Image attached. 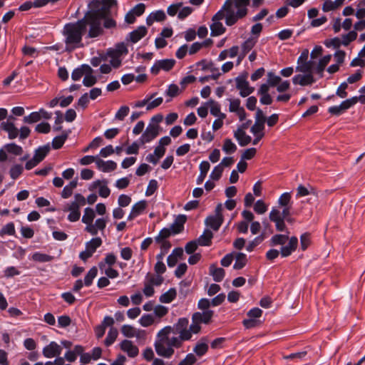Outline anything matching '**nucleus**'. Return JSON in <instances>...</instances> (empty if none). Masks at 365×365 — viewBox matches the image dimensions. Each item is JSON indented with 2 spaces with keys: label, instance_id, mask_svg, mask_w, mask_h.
I'll return each mask as SVG.
<instances>
[{
  "label": "nucleus",
  "instance_id": "nucleus-1",
  "mask_svg": "<svg viewBox=\"0 0 365 365\" xmlns=\"http://www.w3.org/2000/svg\"><path fill=\"white\" fill-rule=\"evenodd\" d=\"M201 324L192 319L189 327V320L186 317L179 318L173 326H166L157 334L154 343L155 350L160 356L170 359L174 354L175 349H179L185 341L191 339L192 334H198L201 330Z\"/></svg>",
  "mask_w": 365,
  "mask_h": 365
},
{
  "label": "nucleus",
  "instance_id": "nucleus-2",
  "mask_svg": "<svg viewBox=\"0 0 365 365\" xmlns=\"http://www.w3.org/2000/svg\"><path fill=\"white\" fill-rule=\"evenodd\" d=\"M117 4L116 0H93L89 4L93 9L85 14L90 26L88 38H96L103 34V30L101 27L103 18L110 16V8L116 6Z\"/></svg>",
  "mask_w": 365,
  "mask_h": 365
},
{
  "label": "nucleus",
  "instance_id": "nucleus-3",
  "mask_svg": "<svg viewBox=\"0 0 365 365\" xmlns=\"http://www.w3.org/2000/svg\"><path fill=\"white\" fill-rule=\"evenodd\" d=\"M88 25V19L86 16L82 19L75 23H68L64 26L63 34L66 36L65 43L67 46H73L71 48H66V50L71 51L76 47H82V36L86 31V26Z\"/></svg>",
  "mask_w": 365,
  "mask_h": 365
},
{
  "label": "nucleus",
  "instance_id": "nucleus-4",
  "mask_svg": "<svg viewBox=\"0 0 365 365\" xmlns=\"http://www.w3.org/2000/svg\"><path fill=\"white\" fill-rule=\"evenodd\" d=\"M250 0H226L222 9L226 12V24L231 26L247 14Z\"/></svg>",
  "mask_w": 365,
  "mask_h": 365
},
{
  "label": "nucleus",
  "instance_id": "nucleus-5",
  "mask_svg": "<svg viewBox=\"0 0 365 365\" xmlns=\"http://www.w3.org/2000/svg\"><path fill=\"white\" fill-rule=\"evenodd\" d=\"M314 65V62L311 60L297 63L295 71L303 74L295 75L292 78V83L302 86L313 84L316 81L313 76Z\"/></svg>",
  "mask_w": 365,
  "mask_h": 365
},
{
  "label": "nucleus",
  "instance_id": "nucleus-6",
  "mask_svg": "<svg viewBox=\"0 0 365 365\" xmlns=\"http://www.w3.org/2000/svg\"><path fill=\"white\" fill-rule=\"evenodd\" d=\"M320 195L321 192L317 187L310 184H300L297 187L295 197L302 204H316Z\"/></svg>",
  "mask_w": 365,
  "mask_h": 365
},
{
  "label": "nucleus",
  "instance_id": "nucleus-7",
  "mask_svg": "<svg viewBox=\"0 0 365 365\" xmlns=\"http://www.w3.org/2000/svg\"><path fill=\"white\" fill-rule=\"evenodd\" d=\"M223 222L222 207H216L215 213L209 215L205 221L207 226L217 231Z\"/></svg>",
  "mask_w": 365,
  "mask_h": 365
},
{
  "label": "nucleus",
  "instance_id": "nucleus-8",
  "mask_svg": "<svg viewBox=\"0 0 365 365\" xmlns=\"http://www.w3.org/2000/svg\"><path fill=\"white\" fill-rule=\"evenodd\" d=\"M289 207H278L273 208L269 213L270 220L276 222L281 220H289Z\"/></svg>",
  "mask_w": 365,
  "mask_h": 365
},
{
  "label": "nucleus",
  "instance_id": "nucleus-9",
  "mask_svg": "<svg viewBox=\"0 0 365 365\" xmlns=\"http://www.w3.org/2000/svg\"><path fill=\"white\" fill-rule=\"evenodd\" d=\"M160 126L158 125L149 124L140 138L141 145L151 141L158 134Z\"/></svg>",
  "mask_w": 365,
  "mask_h": 365
},
{
  "label": "nucleus",
  "instance_id": "nucleus-10",
  "mask_svg": "<svg viewBox=\"0 0 365 365\" xmlns=\"http://www.w3.org/2000/svg\"><path fill=\"white\" fill-rule=\"evenodd\" d=\"M175 63V60L173 58L159 60L155 63L150 69L153 74L156 75L160 70L168 71L173 68Z\"/></svg>",
  "mask_w": 365,
  "mask_h": 365
},
{
  "label": "nucleus",
  "instance_id": "nucleus-11",
  "mask_svg": "<svg viewBox=\"0 0 365 365\" xmlns=\"http://www.w3.org/2000/svg\"><path fill=\"white\" fill-rule=\"evenodd\" d=\"M267 120L263 111L260 108H257L255 113V121L254 125L251 127L250 131L252 133L263 132L264 129V124Z\"/></svg>",
  "mask_w": 365,
  "mask_h": 365
},
{
  "label": "nucleus",
  "instance_id": "nucleus-12",
  "mask_svg": "<svg viewBox=\"0 0 365 365\" xmlns=\"http://www.w3.org/2000/svg\"><path fill=\"white\" fill-rule=\"evenodd\" d=\"M235 81L236 88L240 90V95L242 97H247L255 91V88L250 86L249 82L244 78L237 77Z\"/></svg>",
  "mask_w": 365,
  "mask_h": 365
},
{
  "label": "nucleus",
  "instance_id": "nucleus-13",
  "mask_svg": "<svg viewBox=\"0 0 365 365\" xmlns=\"http://www.w3.org/2000/svg\"><path fill=\"white\" fill-rule=\"evenodd\" d=\"M62 348L55 341L50 342L49 344L43 347V355L46 358H53L61 354Z\"/></svg>",
  "mask_w": 365,
  "mask_h": 365
},
{
  "label": "nucleus",
  "instance_id": "nucleus-14",
  "mask_svg": "<svg viewBox=\"0 0 365 365\" xmlns=\"http://www.w3.org/2000/svg\"><path fill=\"white\" fill-rule=\"evenodd\" d=\"M214 314V312L212 310H205L202 312H195L192 316V319L200 324H207L210 322Z\"/></svg>",
  "mask_w": 365,
  "mask_h": 365
},
{
  "label": "nucleus",
  "instance_id": "nucleus-15",
  "mask_svg": "<svg viewBox=\"0 0 365 365\" xmlns=\"http://www.w3.org/2000/svg\"><path fill=\"white\" fill-rule=\"evenodd\" d=\"M298 245V239L297 237H292L289 240L287 245L283 246L280 249V254L282 257H287L289 256L293 252H294Z\"/></svg>",
  "mask_w": 365,
  "mask_h": 365
},
{
  "label": "nucleus",
  "instance_id": "nucleus-16",
  "mask_svg": "<svg viewBox=\"0 0 365 365\" xmlns=\"http://www.w3.org/2000/svg\"><path fill=\"white\" fill-rule=\"evenodd\" d=\"M122 351L126 352L128 356L135 357L138 354V348L131 341L125 339L120 344Z\"/></svg>",
  "mask_w": 365,
  "mask_h": 365
},
{
  "label": "nucleus",
  "instance_id": "nucleus-17",
  "mask_svg": "<svg viewBox=\"0 0 365 365\" xmlns=\"http://www.w3.org/2000/svg\"><path fill=\"white\" fill-rule=\"evenodd\" d=\"M186 221L187 216L185 215H178L170 227L173 232L176 235L180 233L184 230V225Z\"/></svg>",
  "mask_w": 365,
  "mask_h": 365
},
{
  "label": "nucleus",
  "instance_id": "nucleus-18",
  "mask_svg": "<svg viewBox=\"0 0 365 365\" xmlns=\"http://www.w3.org/2000/svg\"><path fill=\"white\" fill-rule=\"evenodd\" d=\"M106 225V220L104 217L98 218L96 220L95 224L93 223L86 226V230L93 235H96L98 233V230H103Z\"/></svg>",
  "mask_w": 365,
  "mask_h": 365
},
{
  "label": "nucleus",
  "instance_id": "nucleus-19",
  "mask_svg": "<svg viewBox=\"0 0 365 365\" xmlns=\"http://www.w3.org/2000/svg\"><path fill=\"white\" fill-rule=\"evenodd\" d=\"M1 128L8 133L9 139H14L19 135V130L11 121L2 122Z\"/></svg>",
  "mask_w": 365,
  "mask_h": 365
},
{
  "label": "nucleus",
  "instance_id": "nucleus-20",
  "mask_svg": "<svg viewBox=\"0 0 365 365\" xmlns=\"http://www.w3.org/2000/svg\"><path fill=\"white\" fill-rule=\"evenodd\" d=\"M97 168L104 173L113 171L115 170L117 165L113 160L104 161L101 158L96 160Z\"/></svg>",
  "mask_w": 365,
  "mask_h": 365
},
{
  "label": "nucleus",
  "instance_id": "nucleus-21",
  "mask_svg": "<svg viewBox=\"0 0 365 365\" xmlns=\"http://www.w3.org/2000/svg\"><path fill=\"white\" fill-rule=\"evenodd\" d=\"M121 333L126 337L132 338L133 336L140 337L145 331L137 330L135 327L129 324H124L121 327Z\"/></svg>",
  "mask_w": 365,
  "mask_h": 365
},
{
  "label": "nucleus",
  "instance_id": "nucleus-22",
  "mask_svg": "<svg viewBox=\"0 0 365 365\" xmlns=\"http://www.w3.org/2000/svg\"><path fill=\"white\" fill-rule=\"evenodd\" d=\"M207 341L208 340L207 337H202L196 344L193 349V351L196 354V355L198 356H202L206 354L208 350Z\"/></svg>",
  "mask_w": 365,
  "mask_h": 365
},
{
  "label": "nucleus",
  "instance_id": "nucleus-23",
  "mask_svg": "<svg viewBox=\"0 0 365 365\" xmlns=\"http://www.w3.org/2000/svg\"><path fill=\"white\" fill-rule=\"evenodd\" d=\"M234 136L241 146H246L252 140V138L247 135L245 131L242 129H237V130L235 131Z\"/></svg>",
  "mask_w": 365,
  "mask_h": 365
},
{
  "label": "nucleus",
  "instance_id": "nucleus-24",
  "mask_svg": "<svg viewBox=\"0 0 365 365\" xmlns=\"http://www.w3.org/2000/svg\"><path fill=\"white\" fill-rule=\"evenodd\" d=\"M147 29L144 26H139L137 29L129 34V40L133 43L138 42L140 38L145 36Z\"/></svg>",
  "mask_w": 365,
  "mask_h": 365
},
{
  "label": "nucleus",
  "instance_id": "nucleus-25",
  "mask_svg": "<svg viewBox=\"0 0 365 365\" xmlns=\"http://www.w3.org/2000/svg\"><path fill=\"white\" fill-rule=\"evenodd\" d=\"M166 19V15L163 10H158L152 12L146 19V23L151 26L154 21H163Z\"/></svg>",
  "mask_w": 365,
  "mask_h": 365
},
{
  "label": "nucleus",
  "instance_id": "nucleus-26",
  "mask_svg": "<svg viewBox=\"0 0 365 365\" xmlns=\"http://www.w3.org/2000/svg\"><path fill=\"white\" fill-rule=\"evenodd\" d=\"M210 274L212 277L214 281L221 282L225 275V272L222 268L215 267L214 264L210 267Z\"/></svg>",
  "mask_w": 365,
  "mask_h": 365
},
{
  "label": "nucleus",
  "instance_id": "nucleus-27",
  "mask_svg": "<svg viewBox=\"0 0 365 365\" xmlns=\"http://www.w3.org/2000/svg\"><path fill=\"white\" fill-rule=\"evenodd\" d=\"M99 187L98 193L103 197H107L110 195V189L106 185V181L97 180L93 182L92 188Z\"/></svg>",
  "mask_w": 365,
  "mask_h": 365
},
{
  "label": "nucleus",
  "instance_id": "nucleus-28",
  "mask_svg": "<svg viewBox=\"0 0 365 365\" xmlns=\"http://www.w3.org/2000/svg\"><path fill=\"white\" fill-rule=\"evenodd\" d=\"M207 106L210 108V113L214 116H217L220 118H225V114L220 112V105L215 101L210 99L206 103Z\"/></svg>",
  "mask_w": 365,
  "mask_h": 365
},
{
  "label": "nucleus",
  "instance_id": "nucleus-29",
  "mask_svg": "<svg viewBox=\"0 0 365 365\" xmlns=\"http://www.w3.org/2000/svg\"><path fill=\"white\" fill-rule=\"evenodd\" d=\"M213 237L212 232L209 230H205L204 232L197 238V242L200 246H209Z\"/></svg>",
  "mask_w": 365,
  "mask_h": 365
},
{
  "label": "nucleus",
  "instance_id": "nucleus-30",
  "mask_svg": "<svg viewBox=\"0 0 365 365\" xmlns=\"http://www.w3.org/2000/svg\"><path fill=\"white\" fill-rule=\"evenodd\" d=\"M96 217V211L91 207H86L84 211V214L82 217V222L87 225H91Z\"/></svg>",
  "mask_w": 365,
  "mask_h": 365
},
{
  "label": "nucleus",
  "instance_id": "nucleus-31",
  "mask_svg": "<svg viewBox=\"0 0 365 365\" xmlns=\"http://www.w3.org/2000/svg\"><path fill=\"white\" fill-rule=\"evenodd\" d=\"M116 262V257L113 253H108L104 259L98 263V267L101 270H103L106 265L111 267Z\"/></svg>",
  "mask_w": 365,
  "mask_h": 365
},
{
  "label": "nucleus",
  "instance_id": "nucleus-32",
  "mask_svg": "<svg viewBox=\"0 0 365 365\" xmlns=\"http://www.w3.org/2000/svg\"><path fill=\"white\" fill-rule=\"evenodd\" d=\"M102 245V240L101 237H95L92 238L89 242L86 243V249L91 254L96 252L97 248H98Z\"/></svg>",
  "mask_w": 365,
  "mask_h": 365
},
{
  "label": "nucleus",
  "instance_id": "nucleus-33",
  "mask_svg": "<svg viewBox=\"0 0 365 365\" xmlns=\"http://www.w3.org/2000/svg\"><path fill=\"white\" fill-rule=\"evenodd\" d=\"M331 58V55H326L322 58H321L316 67V71L319 75L320 77L323 76V72L325 67L329 63Z\"/></svg>",
  "mask_w": 365,
  "mask_h": 365
},
{
  "label": "nucleus",
  "instance_id": "nucleus-34",
  "mask_svg": "<svg viewBox=\"0 0 365 365\" xmlns=\"http://www.w3.org/2000/svg\"><path fill=\"white\" fill-rule=\"evenodd\" d=\"M70 131H64L61 135L55 137L52 140V147L53 149H59L64 144L68 138V133Z\"/></svg>",
  "mask_w": 365,
  "mask_h": 365
},
{
  "label": "nucleus",
  "instance_id": "nucleus-35",
  "mask_svg": "<svg viewBox=\"0 0 365 365\" xmlns=\"http://www.w3.org/2000/svg\"><path fill=\"white\" fill-rule=\"evenodd\" d=\"M289 240L288 235H282L278 234L274 235L272 237L270 240V245L276 246V245H284L287 240Z\"/></svg>",
  "mask_w": 365,
  "mask_h": 365
},
{
  "label": "nucleus",
  "instance_id": "nucleus-36",
  "mask_svg": "<svg viewBox=\"0 0 365 365\" xmlns=\"http://www.w3.org/2000/svg\"><path fill=\"white\" fill-rule=\"evenodd\" d=\"M211 36H217L222 34L225 31V28L222 24L220 21H212L210 25Z\"/></svg>",
  "mask_w": 365,
  "mask_h": 365
},
{
  "label": "nucleus",
  "instance_id": "nucleus-37",
  "mask_svg": "<svg viewBox=\"0 0 365 365\" xmlns=\"http://www.w3.org/2000/svg\"><path fill=\"white\" fill-rule=\"evenodd\" d=\"M173 232V230L170 227H165L162 229L159 234L155 237V242H160V241H168V238H169L171 235H175Z\"/></svg>",
  "mask_w": 365,
  "mask_h": 365
},
{
  "label": "nucleus",
  "instance_id": "nucleus-38",
  "mask_svg": "<svg viewBox=\"0 0 365 365\" xmlns=\"http://www.w3.org/2000/svg\"><path fill=\"white\" fill-rule=\"evenodd\" d=\"M176 294V290L173 288H170L160 297L159 300L162 303H170L175 299Z\"/></svg>",
  "mask_w": 365,
  "mask_h": 365
},
{
  "label": "nucleus",
  "instance_id": "nucleus-39",
  "mask_svg": "<svg viewBox=\"0 0 365 365\" xmlns=\"http://www.w3.org/2000/svg\"><path fill=\"white\" fill-rule=\"evenodd\" d=\"M163 277L161 275H153L148 273L145 281L152 286H160L163 282Z\"/></svg>",
  "mask_w": 365,
  "mask_h": 365
},
{
  "label": "nucleus",
  "instance_id": "nucleus-40",
  "mask_svg": "<svg viewBox=\"0 0 365 365\" xmlns=\"http://www.w3.org/2000/svg\"><path fill=\"white\" fill-rule=\"evenodd\" d=\"M210 163L207 161H202L200 165V173L197 179V184H200L205 180L207 173L210 169Z\"/></svg>",
  "mask_w": 365,
  "mask_h": 365
},
{
  "label": "nucleus",
  "instance_id": "nucleus-41",
  "mask_svg": "<svg viewBox=\"0 0 365 365\" xmlns=\"http://www.w3.org/2000/svg\"><path fill=\"white\" fill-rule=\"evenodd\" d=\"M247 255L244 253L239 252L236 255V261L233 265L235 269H242L247 263Z\"/></svg>",
  "mask_w": 365,
  "mask_h": 365
},
{
  "label": "nucleus",
  "instance_id": "nucleus-42",
  "mask_svg": "<svg viewBox=\"0 0 365 365\" xmlns=\"http://www.w3.org/2000/svg\"><path fill=\"white\" fill-rule=\"evenodd\" d=\"M118 334V331L116 328L111 327L107 334L105 339L104 344L106 346H110L114 343Z\"/></svg>",
  "mask_w": 365,
  "mask_h": 365
},
{
  "label": "nucleus",
  "instance_id": "nucleus-43",
  "mask_svg": "<svg viewBox=\"0 0 365 365\" xmlns=\"http://www.w3.org/2000/svg\"><path fill=\"white\" fill-rule=\"evenodd\" d=\"M50 150L49 145H44L43 147H40L35 150V153L34 157L36 158L38 162H41L44 158L46 156Z\"/></svg>",
  "mask_w": 365,
  "mask_h": 365
},
{
  "label": "nucleus",
  "instance_id": "nucleus-44",
  "mask_svg": "<svg viewBox=\"0 0 365 365\" xmlns=\"http://www.w3.org/2000/svg\"><path fill=\"white\" fill-rule=\"evenodd\" d=\"M98 269L96 267H91L84 278V284L89 287L92 284L93 279L97 276Z\"/></svg>",
  "mask_w": 365,
  "mask_h": 365
},
{
  "label": "nucleus",
  "instance_id": "nucleus-45",
  "mask_svg": "<svg viewBox=\"0 0 365 365\" xmlns=\"http://www.w3.org/2000/svg\"><path fill=\"white\" fill-rule=\"evenodd\" d=\"M140 325L143 327H148L155 322V317L152 314H143L138 320Z\"/></svg>",
  "mask_w": 365,
  "mask_h": 365
},
{
  "label": "nucleus",
  "instance_id": "nucleus-46",
  "mask_svg": "<svg viewBox=\"0 0 365 365\" xmlns=\"http://www.w3.org/2000/svg\"><path fill=\"white\" fill-rule=\"evenodd\" d=\"M69 209L67 210L70 211V213L68 216V219L71 222H76L79 220L81 216V212L79 210L80 207H68Z\"/></svg>",
  "mask_w": 365,
  "mask_h": 365
},
{
  "label": "nucleus",
  "instance_id": "nucleus-47",
  "mask_svg": "<svg viewBox=\"0 0 365 365\" xmlns=\"http://www.w3.org/2000/svg\"><path fill=\"white\" fill-rule=\"evenodd\" d=\"M41 119V115L38 112H33L27 116H24L23 121L25 123L32 124L39 121Z\"/></svg>",
  "mask_w": 365,
  "mask_h": 365
},
{
  "label": "nucleus",
  "instance_id": "nucleus-48",
  "mask_svg": "<svg viewBox=\"0 0 365 365\" xmlns=\"http://www.w3.org/2000/svg\"><path fill=\"white\" fill-rule=\"evenodd\" d=\"M357 37V33L355 31H351L348 34L342 36V45L347 46L351 41Z\"/></svg>",
  "mask_w": 365,
  "mask_h": 365
},
{
  "label": "nucleus",
  "instance_id": "nucleus-49",
  "mask_svg": "<svg viewBox=\"0 0 365 365\" xmlns=\"http://www.w3.org/2000/svg\"><path fill=\"white\" fill-rule=\"evenodd\" d=\"M32 259L39 262H47L52 259V257L48 255L37 252L33 254Z\"/></svg>",
  "mask_w": 365,
  "mask_h": 365
},
{
  "label": "nucleus",
  "instance_id": "nucleus-50",
  "mask_svg": "<svg viewBox=\"0 0 365 365\" xmlns=\"http://www.w3.org/2000/svg\"><path fill=\"white\" fill-rule=\"evenodd\" d=\"M222 150L226 153H232L236 151L237 146L230 139L227 138L224 140V145L222 146Z\"/></svg>",
  "mask_w": 365,
  "mask_h": 365
},
{
  "label": "nucleus",
  "instance_id": "nucleus-51",
  "mask_svg": "<svg viewBox=\"0 0 365 365\" xmlns=\"http://www.w3.org/2000/svg\"><path fill=\"white\" fill-rule=\"evenodd\" d=\"M108 51L113 54H118L120 56L123 54H126L128 53V48L124 43H120L116 45L115 49H110Z\"/></svg>",
  "mask_w": 365,
  "mask_h": 365
},
{
  "label": "nucleus",
  "instance_id": "nucleus-52",
  "mask_svg": "<svg viewBox=\"0 0 365 365\" xmlns=\"http://www.w3.org/2000/svg\"><path fill=\"white\" fill-rule=\"evenodd\" d=\"M282 81L281 77L276 76L272 72H269L267 73V83L272 86H277Z\"/></svg>",
  "mask_w": 365,
  "mask_h": 365
},
{
  "label": "nucleus",
  "instance_id": "nucleus-53",
  "mask_svg": "<svg viewBox=\"0 0 365 365\" xmlns=\"http://www.w3.org/2000/svg\"><path fill=\"white\" fill-rule=\"evenodd\" d=\"M6 150L16 155H19L23 153V149L21 146L15 143H9L6 145Z\"/></svg>",
  "mask_w": 365,
  "mask_h": 365
},
{
  "label": "nucleus",
  "instance_id": "nucleus-54",
  "mask_svg": "<svg viewBox=\"0 0 365 365\" xmlns=\"http://www.w3.org/2000/svg\"><path fill=\"white\" fill-rule=\"evenodd\" d=\"M264 239V235H261L255 237L253 240L249 242L246 247V250L248 252H252L255 247L259 245Z\"/></svg>",
  "mask_w": 365,
  "mask_h": 365
},
{
  "label": "nucleus",
  "instance_id": "nucleus-55",
  "mask_svg": "<svg viewBox=\"0 0 365 365\" xmlns=\"http://www.w3.org/2000/svg\"><path fill=\"white\" fill-rule=\"evenodd\" d=\"M198 245L197 240L190 241L185 245V251L187 254L192 255L197 249Z\"/></svg>",
  "mask_w": 365,
  "mask_h": 365
},
{
  "label": "nucleus",
  "instance_id": "nucleus-56",
  "mask_svg": "<svg viewBox=\"0 0 365 365\" xmlns=\"http://www.w3.org/2000/svg\"><path fill=\"white\" fill-rule=\"evenodd\" d=\"M168 312V308L163 306V305H158L154 307L153 313L154 315L158 318H161L166 315Z\"/></svg>",
  "mask_w": 365,
  "mask_h": 365
},
{
  "label": "nucleus",
  "instance_id": "nucleus-57",
  "mask_svg": "<svg viewBox=\"0 0 365 365\" xmlns=\"http://www.w3.org/2000/svg\"><path fill=\"white\" fill-rule=\"evenodd\" d=\"M15 233L14 225L12 222H9L6 224L5 226L2 227L0 231L1 235H13Z\"/></svg>",
  "mask_w": 365,
  "mask_h": 365
},
{
  "label": "nucleus",
  "instance_id": "nucleus-58",
  "mask_svg": "<svg viewBox=\"0 0 365 365\" xmlns=\"http://www.w3.org/2000/svg\"><path fill=\"white\" fill-rule=\"evenodd\" d=\"M23 167L21 165H15L10 169L11 178L14 180L16 179L23 172Z\"/></svg>",
  "mask_w": 365,
  "mask_h": 365
},
{
  "label": "nucleus",
  "instance_id": "nucleus-59",
  "mask_svg": "<svg viewBox=\"0 0 365 365\" xmlns=\"http://www.w3.org/2000/svg\"><path fill=\"white\" fill-rule=\"evenodd\" d=\"M71 319L68 315H62L58 318V324L59 327L66 328L71 324Z\"/></svg>",
  "mask_w": 365,
  "mask_h": 365
},
{
  "label": "nucleus",
  "instance_id": "nucleus-60",
  "mask_svg": "<svg viewBox=\"0 0 365 365\" xmlns=\"http://www.w3.org/2000/svg\"><path fill=\"white\" fill-rule=\"evenodd\" d=\"M347 88L348 84L346 82L341 83L336 91V94L341 98H346L348 96V93L346 91Z\"/></svg>",
  "mask_w": 365,
  "mask_h": 365
},
{
  "label": "nucleus",
  "instance_id": "nucleus-61",
  "mask_svg": "<svg viewBox=\"0 0 365 365\" xmlns=\"http://www.w3.org/2000/svg\"><path fill=\"white\" fill-rule=\"evenodd\" d=\"M255 44V41L253 38H248L242 45V52L247 54L254 47Z\"/></svg>",
  "mask_w": 365,
  "mask_h": 365
},
{
  "label": "nucleus",
  "instance_id": "nucleus-62",
  "mask_svg": "<svg viewBox=\"0 0 365 365\" xmlns=\"http://www.w3.org/2000/svg\"><path fill=\"white\" fill-rule=\"evenodd\" d=\"M107 56L111 58V60L110 61L112 66L114 68H118L121 64V60L120 58V56L118 54H113L110 52H107Z\"/></svg>",
  "mask_w": 365,
  "mask_h": 365
},
{
  "label": "nucleus",
  "instance_id": "nucleus-63",
  "mask_svg": "<svg viewBox=\"0 0 365 365\" xmlns=\"http://www.w3.org/2000/svg\"><path fill=\"white\" fill-rule=\"evenodd\" d=\"M222 172L223 168L221 165H217L211 173L210 178L213 180H218L221 178Z\"/></svg>",
  "mask_w": 365,
  "mask_h": 365
},
{
  "label": "nucleus",
  "instance_id": "nucleus-64",
  "mask_svg": "<svg viewBox=\"0 0 365 365\" xmlns=\"http://www.w3.org/2000/svg\"><path fill=\"white\" fill-rule=\"evenodd\" d=\"M4 276L7 278L13 277L16 275L20 274V272L15 267L13 266L6 267L4 269Z\"/></svg>",
  "mask_w": 365,
  "mask_h": 365
}]
</instances>
